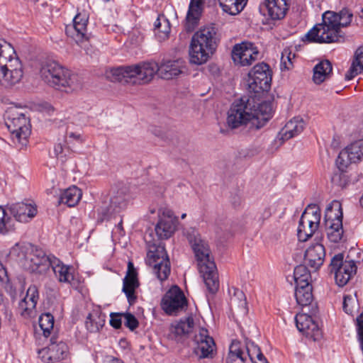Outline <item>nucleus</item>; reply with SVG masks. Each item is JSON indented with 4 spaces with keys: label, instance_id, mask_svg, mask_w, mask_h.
Segmentation results:
<instances>
[{
    "label": "nucleus",
    "instance_id": "obj_59",
    "mask_svg": "<svg viewBox=\"0 0 363 363\" xmlns=\"http://www.w3.org/2000/svg\"><path fill=\"white\" fill-rule=\"evenodd\" d=\"M186 213H183V214H182V216H181V218H182V219H184V218H186Z\"/></svg>",
    "mask_w": 363,
    "mask_h": 363
},
{
    "label": "nucleus",
    "instance_id": "obj_60",
    "mask_svg": "<svg viewBox=\"0 0 363 363\" xmlns=\"http://www.w3.org/2000/svg\"><path fill=\"white\" fill-rule=\"evenodd\" d=\"M118 228H119L120 229H122V223H120L118 224Z\"/></svg>",
    "mask_w": 363,
    "mask_h": 363
},
{
    "label": "nucleus",
    "instance_id": "obj_61",
    "mask_svg": "<svg viewBox=\"0 0 363 363\" xmlns=\"http://www.w3.org/2000/svg\"><path fill=\"white\" fill-rule=\"evenodd\" d=\"M56 363H67V361H66V362H62V361H60V362H56Z\"/></svg>",
    "mask_w": 363,
    "mask_h": 363
},
{
    "label": "nucleus",
    "instance_id": "obj_23",
    "mask_svg": "<svg viewBox=\"0 0 363 363\" xmlns=\"http://www.w3.org/2000/svg\"><path fill=\"white\" fill-rule=\"evenodd\" d=\"M297 329L313 340H318L322 333L317 323L306 313H298L295 317Z\"/></svg>",
    "mask_w": 363,
    "mask_h": 363
},
{
    "label": "nucleus",
    "instance_id": "obj_19",
    "mask_svg": "<svg viewBox=\"0 0 363 363\" xmlns=\"http://www.w3.org/2000/svg\"><path fill=\"white\" fill-rule=\"evenodd\" d=\"M52 257L47 256L42 250L35 249L26 255L23 266L30 272L42 274L50 267Z\"/></svg>",
    "mask_w": 363,
    "mask_h": 363
},
{
    "label": "nucleus",
    "instance_id": "obj_29",
    "mask_svg": "<svg viewBox=\"0 0 363 363\" xmlns=\"http://www.w3.org/2000/svg\"><path fill=\"white\" fill-rule=\"evenodd\" d=\"M139 282L137 278V272L133 264L129 262L126 276L123 279V291L125 293L130 304L135 303L136 296L135 289L138 287Z\"/></svg>",
    "mask_w": 363,
    "mask_h": 363
},
{
    "label": "nucleus",
    "instance_id": "obj_10",
    "mask_svg": "<svg viewBox=\"0 0 363 363\" xmlns=\"http://www.w3.org/2000/svg\"><path fill=\"white\" fill-rule=\"evenodd\" d=\"M142 62L130 66L108 68L105 71V77L111 82L132 84L145 83Z\"/></svg>",
    "mask_w": 363,
    "mask_h": 363
},
{
    "label": "nucleus",
    "instance_id": "obj_7",
    "mask_svg": "<svg viewBox=\"0 0 363 363\" xmlns=\"http://www.w3.org/2000/svg\"><path fill=\"white\" fill-rule=\"evenodd\" d=\"M6 125L16 145L21 147L26 145L30 129L28 118L23 113L16 108H10L6 113Z\"/></svg>",
    "mask_w": 363,
    "mask_h": 363
},
{
    "label": "nucleus",
    "instance_id": "obj_9",
    "mask_svg": "<svg viewBox=\"0 0 363 363\" xmlns=\"http://www.w3.org/2000/svg\"><path fill=\"white\" fill-rule=\"evenodd\" d=\"M342 208L339 201H333L326 208L325 223L328 239L333 242H340L343 236Z\"/></svg>",
    "mask_w": 363,
    "mask_h": 363
},
{
    "label": "nucleus",
    "instance_id": "obj_4",
    "mask_svg": "<svg viewBox=\"0 0 363 363\" xmlns=\"http://www.w3.org/2000/svg\"><path fill=\"white\" fill-rule=\"evenodd\" d=\"M42 79L50 86L65 92H70L81 87V80L77 74L55 61L45 62L40 71Z\"/></svg>",
    "mask_w": 363,
    "mask_h": 363
},
{
    "label": "nucleus",
    "instance_id": "obj_53",
    "mask_svg": "<svg viewBox=\"0 0 363 363\" xmlns=\"http://www.w3.org/2000/svg\"><path fill=\"white\" fill-rule=\"evenodd\" d=\"M354 302V298L350 295H346L343 298V310L347 314L352 313V303Z\"/></svg>",
    "mask_w": 363,
    "mask_h": 363
},
{
    "label": "nucleus",
    "instance_id": "obj_8",
    "mask_svg": "<svg viewBox=\"0 0 363 363\" xmlns=\"http://www.w3.org/2000/svg\"><path fill=\"white\" fill-rule=\"evenodd\" d=\"M127 205L126 189H121L113 191L110 196L101 199L96 208L97 220L102 223L111 218L115 213L123 210Z\"/></svg>",
    "mask_w": 363,
    "mask_h": 363
},
{
    "label": "nucleus",
    "instance_id": "obj_35",
    "mask_svg": "<svg viewBox=\"0 0 363 363\" xmlns=\"http://www.w3.org/2000/svg\"><path fill=\"white\" fill-rule=\"evenodd\" d=\"M295 298L297 304L300 306L306 307L310 306L313 300L312 286L310 284L296 285Z\"/></svg>",
    "mask_w": 363,
    "mask_h": 363
},
{
    "label": "nucleus",
    "instance_id": "obj_41",
    "mask_svg": "<svg viewBox=\"0 0 363 363\" xmlns=\"http://www.w3.org/2000/svg\"><path fill=\"white\" fill-rule=\"evenodd\" d=\"M248 0H218L223 11L230 15L240 13L247 4Z\"/></svg>",
    "mask_w": 363,
    "mask_h": 363
},
{
    "label": "nucleus",
    "instance_id": "obj_62",
    "mask_svg": "<svg viewBox=\"0 0 363 363\" xmlns=\"http://www.w3.org/2000/svg\"><path fill=\"white\" fill-rule=\"evenodd\" d=\"M104 1H106V2H108V1H109L110 0H104Z\"/></svg>",
    "mask_w": 363,
    "mask_h": 363
},
{
    "label": "nucleus",
    "instance_id": "obj_5",
    "mask_svg": "<svg viewBox=\"0 0 363 363\" xmlns=\"http://www.w3.org/2000/svg\"><path fill=\"white\" fill-rule=\"evenodd\" d=\"M216 48V30L212 26H204L192 36L189 55L191 64L206 63Z\"/></svg>",
    "mask_w": 363,
    "mask_h": 363
},
{
    "label": "nucleus",
    "instance_id": "obj_28",
    "mask_svg": "<svg viewBox=\"0 0 363 363\" xmlns=\"http://www.w3.org/2000/svg\"><path fill=\"white\" fill-rule=\"evenodd\" d=\"M325 257V247L320 243L311 245L306 251L304 260L312 270H318L323 264Z\"/></svg>",
    "mask_w": 363,
    "mask_h": 363
},
{
    "label": "nucleus",
    "instance_id": "obj_57",
    "mask_svg": "<svg viewBox=\"0 0 363 363\" xmlns=\"http://www.w3.org/2000/svg\"><path fill=\"white\" fill-rule=\"evenodd\" d=\"M257 363H269V362L267 361L266 358L264 357L260 361H258Z\"/></svg>",
    "mask_w": 363,
    "mask_h": 363
},
{
    "label": "nucleus",
    "instance_id": "obj_25",
    "mask_svg": "<svg viewBox=\"0 0 363 363\" xmlns=\"http://www.w3.org/2000/svg\"><path fill=\"white\" fill-rule=\"evenodd\" d=\"M88 16L85 13H78L73 19V25L66 27V33L77 44L86 41V26Z\"/></svg>",
    "mask_w": 363,
    "mask_h": 363
},
{
    "label": "nucleus",
    "instance_id": "obj_12",
    "mask_svg": "<svg viewBox=\"0 0 363 363\" xmlns=\"http://www.w3.org/2000/svg\"><path fill=\"white\" fill-rule=\"evenodd\" d=\"M271 81L269 67L263 62L257 64L248 74V90L257 94L267 91L270 88Z\"/></svg>",
    "mask_w": 363,
    "mask_h": 363
},
{
    "label": "nucleus",
    "instance_id": "obj_42",
    "mask_svg": "<svg viewBox=\"0 0 363 363\" xmlns=\"http://www.w3.org/2000/svg\"><path fill=\"white\" fill-rule=\"evenodd\" d=\"M363 71V47L359 48L354 55L352 66L345 74V79L351 80Z\"/></svg>",
    "mask_w": 363,
    "mask_h": 363
},
{
    "label": "nucleus",
    "instance_id": "obj_48",
    "mask_svg": "<svg viewBox=\"0 0 363 363\" xmlns=\"http://www.w3.org/2000/svg\"><path fill=\"white\" fill-rule=\"evenodd\" d=\"M294 276L296 285L309 284L311 275L305 266H297L294 269Z\"/></svg>",
    "mask_w": 363,
    "mask_h": 363
},
{
    "label": "nucleus",
    "instance_id": "obj_54",
    "mask_svg": "<svg viewBox=\"0 0 363 363\" xmlns=\"http://www.w3.org/2000/svg\"><path fill=\"white\" fill-rule=\"evenodd\" d=\"M122 313H111L110 325L116 329L120 328L121 327L122 323Z\"/></svg>",
    "mask_w": 363,
    "mask_h": 363
},
{
    "label": "nucleus",
    "instance_id": "obj_43",
    "mask_svg": "<svg viewBox=\"0 0 363 363\" xmlns=\"http://www.w3.org/2000/svg\"><path fill=\"white\" fill-rule=\"evenodd\" d=\"M14 60H18L11 45L6 41L0 43V66L9 65Z\"/></svg>",
    "mask_w": 363,
    "mask_h": 363
},
{
    "label": "nucleus",
    "instance_id": "obj_34",
    "mask_svg": "<svg viewBox=\"0 0 363 363\" xmlns=\"http://www.w3.org/2000/svg\"><path fill=\"white\" fill-rule=\"evenodd\" d=\"M105 321L106 315L100 309H95L86 316L85 327L91 333H97L103 328Z\"/></svg>",
    "mask_w": 363,
    "mask_h": 363
},
{
    "label": "nucleus",
    "instance_id": "obj_39",
    "mask_svg": "<svg viewBox=\"0 0 363 363\" xmlns=\"http://www.w3.org/2000/svg\"><path fill=\"white\" fill-rule=\"evenodd\" d=\"M247 361L242 343L233 340L229 348L227 363H245Z\"/></svg>",
    "mask_w": 363,
    "mask_h": 363
},
{
    "label": "nucleus",
    "instance_id": "obj_13",
    "mask_svg": "<svg viewBox=\"0 0 363 363\" xmlns=\"http://www.w3.org/2000/svg\"><path fill=\"white\" fill-rule=\"evenodd\" d=\"M147 263L152 268L154 274L161 281L166 280L170 274V262L164 246L159 245L150 250Z\"/></svg>",
    "mask_w": 363,
    "mask_h": 363
},
{
    "label": "nucleus",
    "instance_id": "obj_11",
    "mask_svg": "<svg viewBox=\"0 0 363 363\" xmlns=\"http://www.w3.org/2000/svg\"><path fill=\"white\" fill-rule=\"evenodd\" d=\"M320 221V210L315 205H308L300 218L297 229L298 239L306 242L318 229Z\"/></svg>",
    "mask_w": 363,
    "mask_h": 363
},
{
    "label": "nucleus",
    "instance_id": "obj_2",
    "mask_svg": "<svg viewBox=\"0 0 363 363\" xmlns=\"http://www.w3.org/2000/svg\"><path fill=\"white\" fill-rule=\"evenodd\" d=\"M353 14L347 9L339 13L326 11L323 15V22L316 24L306 35L305 39L310 43H331L343 40L340 28L349 26Z\"/></svg>",
    "mask_w": 363,
    "mask_h": 363
},
{
    "label": "nucleus",
    "instance_id": "obj_14",
    "mask_svg": "<svg viewBox=\"0 0 363 363\" xmlns=\"http://www.w3.org/2000/svg\"><path fill=\"white\" fill-rule=\"evenodd\" d=\"M341 253L335 255L330 262V271L334 273L335 280L339 286H344L357 272L353 260H344Z\"/></svg>",
    "mask_w": 363,
    "mask_h": 363
},
{
    "label": "nucleus",
    "instance_id": "obj_50",
    "mask_svg": "<svg viewBox=\"0 0 363 363\" xmlns=\"http://www.w3.org/2000/svg\"><path fill=\"white\" fill-rule=\"evenodd\" d=\"M333 174L332 177V183L334 186L343 189L346 187L349 183L347 175L344 172L345 170H340Z\"/></svg>",
    "mask_w": 363,
    "mask_h": 363
},
{
    "label": "nucleus",
    "instance_id": "obj_51",
    "mask_svg": "<svg viewBox=\"0 0 363 363\" xmlns=\"http://www.w3.org/2000/svg\"><path fill=\"white\" fill-rule=\"evenodd\" d=\"M0 284L2 286L8 288L11 286V279L5 265L0 262Z\"/></svg>",
    "mask_w": 363,
    "mask_h": 363
},
{
    "label": "nucleus",
    "instance_id": "obj_36",
    "mask_svg": "<svg viewBox=\"0 0 363 363\" xmlns=\"http://www.w3.org/2000/svg\"><path fill=\"white\" fill-rule=\"evenodd\" d=\"M171 30L170 23L164 15H159L154 23L155 35L160 42L169 38Z\"/></svg>",
    "mask_w": 363,
    "mask_h": 363
},
{
    "label": "nucleus",
    "instance_id": "obj_24",
    "mask_svg": "<svg viewBox=\"0 0 363 363\" xmlns=\"http://www.w3.org/2000/svg\"><path fill=\"white\" fill-rule=\"evenodd\" d=\"M287 10L286 0H262L259 5L261 13L272 20L283 18Z\"/></svg>",
    "mask_w": 363,
    "mask_h": 363
},
{
    "label": "nucleus",
    "instance_id": "obj_15",
    "mask_svg": "<svg viewBox=\"0 0 363 363\" xmlns=\"http://www.w3.org/2000/svg\"><path fill=\"white\" fill-rule=\"evenodd\" d=\"M259 52L251 42L243 41L235 44L231 52V57L236 65L245 67L251 65L258 60Z\"/></svg>",
    "mask_w": 363,
    "mask_h": 363
},
{
    "label": "nucleus",
    "instance_id": "obj_18",
    "mask_svg": "<svg viewBox=\"0 0 363 363\" xmlns=\"http://www.w3.org/2000/svg\"><path fill=\"white\" fill-rule=\"evenodd\" d=\"M363 157V140H359L342 150L336 160V164L340 170H345L351 163H355Z\"/></svg>",
    "mask_w": 363,
    "mask_h": 363
},
{
    "label": "nucleus",
    "instance_id": "obj_27",
    "mask_svg": "<svg viewBox=\"0 0 363 363\" xmlns=\"http://www.w3.org/2000/svg\"><path fill=\"white\" fill-rule=\"evenodd\" d=\"M39 299V292L35 285H31L26 291V296L19 303L21 314L26 317H32L35 315V307Z\"/></svg>",
    "mask_w": 363,
    "mask_h": 363
},
{
    "label": "nucleus",
    "instance_id": "obj_38",
    "mask_svg": "<svg viewBox=\"0 0 363 363\" xmlns=\"http://www.w3.org/2000/svg\"><path fill=\"white\" fill-rule=\"evenodd\" d=\"M81 190L75 186H72L60 194L59 203H65L69 207H73L77 205L82 198Z\"/></svg>",
    "mask_w": 363,
    "mask_h": 363
},
{
    "label": "nucleus",
    "instance_id": "obj_47",
    "mask_svg": "<svg viewBox=\"0 0 363 363\" xmlns=\"http://www.w3.org/2000/svg\"><path fill=\"white\" fill-rule=\"evenodd\" d=\"M39 325L45 337L50 335L54 326V317L52 314L47 313L42 314L39 318Z\"/></svg>",
    "mask_w": 363,
    "mask_h": 363
},
{
    "label": "nucleus",
    "instance_id": "obj_44",
    "mask_svg": "<svg viewBox=\"0 0 363 363\" xmlns=\"http://www.w3.org/2000/svg\"><path fill=\"white\" fill-rule=\"evenodd\" d=\"M242 345L247 360L249 359L252 363H257L264 357L259 347L254 342L246 339Z\"/></svg>",
    "mask_w": 363,
    "mask_h": 363
},
{
    "label": "nucleus",
    "instance_id": "obj_32",
    "mask_svg": "<svg viewBox=\"0 0 363 363\" xmlns=\"http://www.w3.org/2000/svg\"><path fill=\"white\" fill-rule=\"evenodd\" d=\"M194 325V322L192 317L176 321L169 328V336L170 338L178 341L191 331Z\"/></svg>",
    "mask_w": 363,
    "mask_h": 363
},
{
    "label": "nucleus",
    "instance_id": "obj_1",
    "mask_svg": "<svg viewBox=\"0 0 363 363\" xmlns=\"http://www.w3.org/2000/svg\"><path fill=\"white\" fill-rule=\"evenodd\" d=\"M272 107L269 101L258 102L252 97L235 101L228 111L226 123L231 129L248 125L250 129L263 127L272 116Z\"/></svg>",
    "mask_w": 363,
    "mask_h": 363
},
{
    "label": "nucleus",
    "instance_id": "obj_45",
    "mask_svg": "<svg viewBox=\"0 0 363 363\" xmlns=\"http://www.w3.org/2000/svg\"><path fill=\"white\" fill-rule=\"evenodd\" d=\"M14 229V221L7 215L5 209L0 206V233L5 235Z\"/></svg>",
    "mask_w": 363,
    "mask_h": 363
},
{
    "label": "nucleus",
    "instance_id": "obj_21",
    "mask_svg": "<svg viewBox=\"0 0 363 363\" xmlns=\"http://www.w3.org/2000/svg\"><path fill=\"white\" fill-rule=\"evenodd\" d=\"M177 218L172 211L163 210L155 226V233L160 239L169 238L176 230Z\"/></svg>",
    "mask_w": 363,
    "mask_h": 363
},
{
    "label": "nucleus",
    "instance_id": "obj_52",
    "mask_svg": "<svg viewBox=\"0 0 363 363\" xmlns=\"http://www.w3.org/2000/svg\"><path fill=\"white\" fill-rule=\"evenodd\" d=\"M124 317V324L130 330H133L138 326V321L131 313H123Z\"/></svg>",
    "mask_w": 363,
    "mask_h": 363
},
{
    "label": "nucleus",
    "instance_id": "obj_26",
    "mask_svg": "<svg viewBox=\"0 0 363 363\" xmlns=\"http://www.w3.org/2000/svg\"><path fill=\"white\" fill-rule=\"evenodd\" d=\"M9 210L16 220L26 223L34 218L38 212L37 206L32 201L11 204Z\"/></svg>",
    "mask_w": 363,
    "mask_h": 363
},
{
    "label": "nucleus",
    "instance_id": "obj_22",
    "mask_svg": "<svg viewBox=\"0 0 363 363\" xmlns=\"http://www.w3.org/2000/svg\"><path fill=\"white\" fill-rule=\"evenodd\" d=\"M23 77L22 65L19 60H14L11 65L0 66V83L11 86L18 83Z\"/></svg>",
    "mask_w": 363,
    "mask_h": 363
},
{
    "label": "nucleus",
    "instance_id": "obj_40",
    "mask_svg": "<svg viewBox=\"0 0 363 363\" xmlns=\"http://www.w3.org/2000/svg\"><path fill=\"white\" fill-rule=\"evenodd\" d=\"M332 65L330 61H321L316 65L313 69V82L318 84L323 82L329 78L332 72Z\"/></svg>",
    "mask_w": 363,
    "mask_h": 363
},
{
    "label": "nucleus",
    "instance_id": "obj_6",
    "mask_svg": "<svg viewBox=\"0 0 363 363\" xmlns=\"http://www.w3.org/2000/svg\"><path fill=\"white\" fill-rule=\"evenodd\" d=\"M142 67L146 84L150 82L156 74L164 79H172L178 77L185 68V63L182 59L163 60L160 64L155 62H142Z\"/></svg>",
    "mask_w": 363,
    "mask_h": 363
},
{
    "label": "nucleus",
    "instance_id": "obj_20",
    "mask_svg": "<svg viewBox=\"0 0 363 363\" xmlns=\"http://www.w3.org/2000/svg\"><path fill=\"white\" fill-rule=\"evenodd\" d=\"M38 357L45 363H56L66 360L68 347L66 343L52 342L48 347L38 350Z\"/></svg>",
    "mask_w": 363,
    "mask_h": 363
},
{
    "label": "nucleus",
    "instance_id": "obj_56",
    "mask_svg": "<svg viewBox=\"0 0 363 363\" xmlns=\"http://www.w3.org/2000/svg\"><path fill=\"white\" fill-rule=\"evenodd\" d=\"M63 147L61 144H57L54 147V152L56 157H60V155L62 153Z\"/></svg>",
    "mask_w": 363,
    "mask_h": 363
},
{
    "label": "nucleus",
    "instance_id": "obj_3",
    "mask_svg": "<svg viewBox=\"0 0 363 363\" xmlns=\"http://www.w3.org/2000/svg\"><path fill=\"white\" fill-rule=\"evenodd\" d=\"M186 238L194 252L199 272L209 292L215 294L219 288L218 271L211 256L208 242L202 239L196 228H189L186 232Z\"/></svg>",
    "mask_w": 363,
    "mask_h": 363
},
{
    "label": "nucleus",
    "instance_id": "obj_37",
    "mask_svg": "<svg viewBox=\"0 0 363 363\" xmlns=\"http://www.w3.org/2000/svg\"><path fill=\"white\" fill-rule=\"evenodd\" d=\"M233 296L230 298V307L232 310L240 315L247 313V304L245 294L238 289H233Z\"/></svg>",
    "mask_w": 363,
    "mask_h": 363
},
{
    "label": "nucleus",
    "instance_id": "obj_49",
    "mask_svg": "<svg viewBox=\"0 0 363 363\" xmlns=\"http://www.w3.org/2000/svg\"><path fill=\"white\" fill-rule=\"evenodd\" d=\"M295 57V54L292 53L289 48H285L281 57V69H290L293 67L292 60Z\"/></svg>",
    "mask_w": 363,
    "mask_h": 363
},
{
    "label": "nucleus",
    "instance_id": "obj_55",
    "mask_svg": "<svg viewBox=\"0 0 363 363\" xmlns=\"http://www.w3.org/2000/svg\"><path fill=\"white\" fill-rule=\"evenodd\" d=\"M67 138L71 140H77L79 142L82 141V135L79 133L77 132H67Z\"/></svg>",
    "mask_w": 363,
    "mask_h": 363
},
{
    "label": "nucleus",
    "instance_id": "obj_31",
    "mask_svg": "<svg viewBox=\"0 0 363 363\" xmlns=\"http://www.w3.org/2000/svg\"><path fill=\"white\" fill-rule=\"evenodd\" d=\"M57 279L62 283L72 284L74 281L73 267L63 264L56 257H52L50 266Z\"/></svg>",
    "mask_w": 363,
    "mask_h": 363
},
{
    "label": "nucleus",
    "instance_id": "obj_16",
    "mask_svg": "<svg viewBox=\"0 0 363 363\" xmlns=\"http://www.w3.org/2000/svg\"><path fill=\"white\" fill-rule=\"evenodd\" d=\"M187 306V300L183 291L177 286H173L163 296L161 307L168 315H177Z\"/></svg>",
    "mask_w": 363,
    "mask_h": 363
},
{
    "label": "nucleus",
    "instance_id": "obj_46",
    "mask_svg": "<svg viewBox=\"0 0 363 363\" xmlns=\"http://www.w3.org/2000/svg\"><path fill=\"white\" fill-rule=\"evenodd\" d=\"M14 229V221L7 215L5 209L0 206V233L5 235Z\"/></svg>",
    "mask_w": 363,
    "mask_h": 363
},
{
    "label": "nucleus",
    "instance_id": "obj_33",
    "mask_svg": "<svg viewBox=\"0 0 363 363\" xmlns=\"http://www.w3.org/2000/svg\"><path fill=\"white\" fill-rule=\"evenodd\" d=\"M203 5L204 0H191L186 23V28L188 31H192L198 24Z\"/></svg>",
    "mask_w": 363,
    "mask_h": 363
},
{
    "label": "nucleus",
    "instance_id": "obj_30",
    "mask_svg": "<svg viewBox=\"0 0 363 363\" xmlns=\"http://www.w3.org/2000/svg\"><path fill=\"white\" fill-rule=\"evenodd\" d=\"M305 121L300 116H296L286 123L278 135L279 140L282 142L289 140L298 134L304 129Z\"/></svg>",
    "mask_w": 363,
    "mask_h": 363
},
{
    "label": "nucleus",
    "instance_id": "obj_17",
    "mask_svg": "<svg viewBox=\"0 0 363 363\" xmlns=\"http://www.w3.org/2000/svg\"><path fill=\"white\" fill-rule=\"evenodd\" d=\"M196 345L195 353L199 358H213L216 354V344L208 331L204 328H199L194 337Z\"/></svg>",
    "mask_w": 363,
    "mask_h": 363
},
{
    "label": "nucleus",
    "instance_id": "obj_58",
    "mask_svg": "<svg viewBox=\"0 0 363 363\" xmlns=\"http://www.w3.org/2000/svg\"><path fill=\"white\" fill-rule=\"evenodd\" d=\"M360 204L363 207V195L362 196V197L360 199Z\"/></svg>",
    "mask_w": 363,
    "mask_h": 363
}]
</instances>
